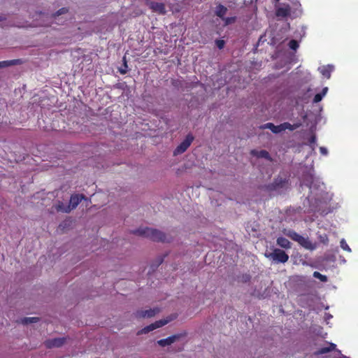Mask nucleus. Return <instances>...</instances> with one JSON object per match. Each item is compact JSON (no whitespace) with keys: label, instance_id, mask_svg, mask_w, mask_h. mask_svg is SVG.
I'll return each instance as SVG.
<instances>
[{"label":"nucleus","instance_id":"20","mask_svg":"<svg viewBox=\"0 0 358 358\" xmlns=\"http://www.w3.org/2000/svg\"><path fill=\"white\" fill-rule=\"evenodd\" d=\"M227 12V8L222 4H219L216 7L215 14L217 16H218L221 18H222L226 15Z\"/></svg>","mask_w":358,"mask_h":358},{"label":"nucleus","instance_id":"32","mask_svg":"<svg viewBox=\"0 0 358 358\" xmlns=\"http://www.w3.org/2000/svg\"><path fill=\"white\" fill-rule=\"evenodd\" d=\"M162 262H163V259H162V258H161V259H160V260H159V262H158L157 266H159V264H161L162 263Z\"/></svg>","mask_w":358,"mask_h":358},{"label":"nucleus","instance_id":"23","mask_svg":"<svg viewBox=\"0 0 358 358\" xmlns=\"http://www.w3.org/2000/svg\"><path fill=\"white\" fill-rule=\"evenodd\" d=\"M288 46L290 49L293 50H296L299 45L297 41L292 39L289 42Z\"/></svg>","mask_w":358,"mask_h":358},{"label":"nucleus","instance_id":"13","mask_svg":"<svg viewBox=\"0 0 358 358\" xmlns=\"http://www.w3.org/2000/svg\"><path fill=\"white\" fill-rule=\"evenodd\" d=\"M250 154L252 156L257 157V158H264L268 160H271V156H270L268 152L265 150H262L259 151L256 150H252L250 151Z\"/></svg>","mask_w":358,"mask_h":358},{"label":"nucleus","instance_id":"27","mask_svg":"<svg viewBox=\"0 0 358 358\" xmlns=\"http://www.w3.org/2000/svg\"><path fill=\"white\" fill-rule=\"evenodd\" d=\"M215 43L219 49H222L224 46V41L223 40H217Z\"/></svg>","mask_w":358,"mask_h":358},{"label":"nucleus","instance_id":"5","mask_svg":"<svg viewBox=\"0 0 358 358\" xmlns=\"http://www.w3.org/2000/svg\"><path fill=\"white\" fill-rule=\"evenodd\" d=\"M173 319V318H172V317H169L165 320H157V321L155 322L154 323H152L150 325L142 329L140 331H138V334H147V333H148L151 331H153L157 328L162 327L164 326L165 324H168Z\"/></svg>","mask_w":358,"mask_h":358},{"label":"nucleus","instance_id":"4","mask_svg":"<svg viewBox=\"0 0 358 358\" xmlns=\"http://www.w3.org/2000/svg\"><path fill=\"white\" fill-rule=\"evenodd\" d=\"M194 137L192 134H188L185 138L176 147L173 151V155L176 156L185 152L193 142Z\"/></svg>","mask_w":358,"mask_h":358},{"label":"nucleus","instance_id":"19","mask_svg":"<svg viewBox=\"0 0 358 358\" xmlns=\"http://www.w3.org/2000/svg\"><path fill=\"white\" fill-rule=\"evenodd\" d=\"M285 234L297 243L302 236L294 230H288L287 232H285Z\"/></svg>","mask_w":358,"mask_h":358},{"label":"nucleus","instance_id":"33","mask_svg":"<svg viewBox=\"0 0 358 358\" xmlns=\"http://www.w3.org/2000/svg\"><path fill=\"white\" fill-rule=\"evenodd\" d=\"M57 210H62V208H61V206H60V205H59V206H58Z\"/></svg>","mask_w":358,"mask_h":358},{"label":"nucleus","instance_id":"34","mask_svg":"<svg viewBox=\"0 0 358 358\" xmlns=\"http://www.w3.org/2000/svg\"><path fill=\"white\" fill-rule=\"evenodd\" d=\"M3 18L2 17H0V22L2 21Z\"/></svg>","mask_w":358,"mask_h":358},{"label":"nucleus","instance_id":"22","mask_svg":"<svg viewBox=\"0 0 358 358\" xmlns=\"http://www.w3.org/2000/svg\"><path fill=\"white\" fill-rule=\"evenodd\" d=\"M313 275L314 278L320 280V281L322 282H327L328 280L327 277L326 275L321 274L318 271H315Z\"/></svg>","mask_w":358,"mask_h":358},{"label":"nucleus","instance_id":"35","mask_svg":"<svg viewBox=\"0 0 358 358\" xmlns=\"http://www.w3.org/2000/svg\"><path fill=\"white\" fill-rule=\"evenodd\" d=\"M280 0H275V1L278 2Z\"/></svg>","mask_w":358,"mask_h":358},{"label":"nucleus","instance_id":"14","mask_svg":"<svg viewBox=\"0 0 358 358\" xmlns=\"http://www.w3.org/2000/svg\"><path fill=\"white\" fill-rule=\"evenodd\" d=\"M298 243L302 246L303 248L307 249V250H314L315 245L312 243V242L308 238H305L303 236H301L299 241H298Z\"/></svg>","mask_w":358,"mask_h":358},{"label":"nucleus","instance_id":"9","mask_svg":"<svg viewBox=\"0 0 358 358\" xmlns=\"http://www.w3.org/2000/svg\"><path fill=\"white\" fill-rule=\"evenodd\" d=\"M85 199V196L83 194H73L71 195L69 201V205L66 209L64 210V212L69 213L71 210L75 209L82 199Z\"/></svg>","mask_w":358,"mask_h":358},{"label":"nucleus","instance_id":"25","mask_svg":"<svg viewBox=\"0 0 358 358\" xmlns=\"http://www.w3.org/2000/svg\"><path fill=\"white\" fill-rule=\"evenodd\" d=\"M68 12V8H60L57 13L52 15L53 17H56L59 16L62 14L66 13Z\"/></svg>","mask_w":358,"mask_h":358},{"label":"nucleus","instance_id":"6","mask_svg":"<svg viewBox=\"0 0 358 358\" xmlns=\"http://www.w3.org/2000/svg\"><path fill=\"white\" fill-rule=\"evenodd\" d=\"M145 4L155 13L164 15L166 13L165 5L163 3L145 0Z\"/></svg>","mask_w":358,"mask_h":358},{"label":"nucleus","instance_id":"11","mask_svg":"<svg viewBox=\"0 0 358 358\" xmlns=\"http://www.w3.org/2000/svg\"><path fill=\"white\" fill-rule=\"evenodd\" d=\"M336 349V345L333 343L327 342V346L319 348L314 352V355L319 356L323 354H326L332 352Z\"/></svg>","mask_w":358,"mask_h":358},{"label":"nucleus","instance_id":"1","mask_svg":"<svg viewBox=\"0 0 358 358\" xmlns=\"http://www.w3.org/2000/svg\"><path fill=\"white\" fill-rule=\"evenodd\" d=\"M134 234L150 238L153 241L157 242H170V238L162 231L150 228V227H141L132 231Z\"/></svg>","mask_w":358,"mask_h":358},{"label":"nucleus","instance_id":"31","mask_svg":"<svg viewBox=\"0 0 358 358\" xmlns=\"http://www.w3.org/2000/svg\"><path fill=\"white\" fill-rule=\"evenodd\" d=\"M327 91H328V87H324V88H323V90L320 92V94H324V96L325 94H327Z\"/></svg>","mask_w":358,"mask_h":358},{"label":"nucleus","instance_id":"16","mask_svg":"<svg viewBox=\"0 0 358 358\" xmlns=\"http://www.w3.org/2000/svg\"><path fill=\"white\" fill-rule=\"evenodd\" d=\"M22 64V61L20 59L6 60L0 62V69L6 68L10 66L20 65Z\"/></svg>","mask_w":358,"mask_h":358},{"label":"nucleus","instance_id":"3","mask_svg":"<svg viewBox=\"0 0 358 358\" xmlns=\"http://www.w3.org/2000/svg\"><path fill=\"white\" fill-rule=\"evenodd\" d=\"M265 257L277 264H285L289 259V255L284 250L278 248H275L272 252L266 253Z\"/></svg>","mask_w":358,"mask_h":358},{"label":"nucleus","instance_id":"7","mask_svg":"<svg viewBox=\"0 0 358 358\" xmlns=\"http://www.w3.org/2000/svg\"><path fill=\"white\" fill-rule=\"evenodd\" d=\"M287 182V179L282 178L281 177H278L273 180L272 183H270L268 185H266V189L270 192L275 191L278 189L285 187Z\"/></svg>","mask_w":358,"mask_h":358},{"label":"nucleus","instance_id":"12","mask_svg":"<svg viewBox=\"0 0 358 358\" xmlns=\"http://www.w3.org/2000/svg\"><path fill=\"white\" fill-rule=\"evenodd\" d=\"M179 338H180V335H178V334L173 335V336H169L166 338H163V339L159 340L157 341V343L159 344V345H160L162 347H165V346H167V345H169L173 343Z\"/></svg>","mask_w":358,"mask_h":358},{"label":"nucleus","instance_id":"10","mask_svg":"<svg viewBox=\"0 0 358 358\" xmlns=\"http://www.w3.org/2000/svg\"><path fill=\"white\" fill-rule=\"evenodd\" d=\"M65 340V338L48 339L45 341V345L47 348H59L64 343Z\"/></svg>","mask_w":358,"mask_h":358},{"label":"nucleus","instance_id":"26","mask_svg":"<svg viewBox=\"0 0 358 358\" xmlns=\"http://www.w3.org/2000/svg\"><path fill=\"white\" fill-rule=\"evenodd\" d=\"M323 97H324V94L317 93L315 95V96L313 98V102L318 103L322 101Z\"/></svg>","mask_w":358,"mask_h":358},{"label":"nucleus","instance_id":"21","mask_svg":"<svg viewBox=\"0 0 358 358\" xmlns=\"http://www.w3.org/2000/svg\"><path fill=\"white\" fill-rule=\"evenodd\" d=\"M39 320L38 317H24L22 320V323L24 324H28L31 323L37 322Z\"/></svg>","mask_w":358,"mask_h":358},{"label":"nucleus","instance_id":"18","mask_svg":"<svg viewBox=\"0 0 358 358\" xmlns=\"http://www.w3.org/2000/svg\"><path fill=\"white\" fill-rule=\"evenodd\" d=\"M290 8L289 6L287 7H281L277 9L276 15L281 17H287L289 15Z\"/></svg>","mask_w":358,"mask_h":358},{"label":"nucleus","instance_id":"2","mask_svg":"<svg viewBox=\"0 0 358 358\" xmlns=\"http://www.w3.org/2000/svg\"><path fill=\"white\" fill-rule=\"evenodd\" d=\"M301 126V123L297 122L293 124H291L289 122H284L279 125L275 126L274 124L271 122L266 123L262 126H260V129H269L274 134L280 133L286 129H289L290 131H293Z\"/></svg>","mask_w":358,"mask_h":358},{"label":"nucleus","instance_id":"30","mask_svg":"<svg viewBox=\"0 0 358 358\" xmlns=\"http://www.w3.org/2000/svg\"><path fill=\"white\" fill-rule=\"evenodd\" d=\"M320 151L321 152L322 155H326L328 154V150L326 148L324 147H320Z\"/></svg>","mask_w":358,"mask_h":358},{"label":"nucleus","instance_id":"29","mask_svg":"<svg viewBox=\"0 0 358 358\" xmlns=\"http://www.w3.org/2000/svg\"><path fill=\"white\" fill-rule=\"evenodd\" d=\"M316 142V136L315 135H312L308 139V143L310 145L315 144Z\"/></svg>","mask_w":358,"mask_h":358},{"label":"nucleus","instance_id":"24","mask_svg":"<svg viewBox=\"0 0 358 358\" xmlns=\"http://www.w3.org/2000/svg\"><path fill=\"white\" fill-rule=\"evenodd\" d=\"M341 248L347 252H351V249L344 239H342L340 242Z\"/></svg>","mask_w":358,"mask_h":358},{"label":"nucleus","instance_id":"8","mask_svg":"<svg viewBox=\"0 0 358 358\" xmlns=\"http://www.w3.org/2000/svg\"><path fill=\"white\" fill-rule=\"evenodd\" d=\"M160 312V309L157 307L150 308L148 310H137L134 315L136 318H150Z\"/></svg>","mask_w":358,"mask_h":358},{"label":"nucleus","instance_id":"28","mask_svg":"<svg viewBox=\"0 0 358 358\" xmlns=\"http://www.w3.org/2000/svg\"><path fill=\"white\" fill-rule=\"evenodd\" d=\"M124 59V66L125 67V69H127L128 66H127V61L125 59V57L123 58ZM127 69H120V72L121 74H125L127 73Z\"/></svg>","mask_w":358,"mask_h":358},{"label":"nucleus","instance_id":"15","mask_svg":"<svg viewBox=\"0 0 358 358\" xmlns=\"http://www.w3.org/2000/svg\"><path fill=\"white\" fill-rule=\"evenodd\" d=\"M319 70L324 78L329 79L331 78V72L334 70V66L332 65L323 66L321 68H319Z\"/></svg>","mask_w":358,"mask_h":358},{"label":"nucleus","instance_id":"17","mask_svg":"<svg viewBox=\"0 0 358 358\" xmlns=\"http://www.w3.org/2000/svg\"><path fill=\"white\" fill-rule=\"evenodd\" d=\"M276 243L280 247L284 249H290L292 248L291 242L285 237H278L276 240Z\"/></svg>","mask_w":358,"mask_h":358}]
</instances>
